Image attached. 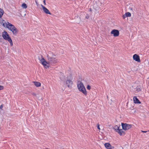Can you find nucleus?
Returning a JSON list of instances; mask_svg holds the SVG:
<instances>
[{
	"mask_svg": "<svg viewBox=\"0 0 149 149\" xmlns=\"http://www.w3.org/2000/svg\"><path fill=\"white\" fill-rule=\"evenodd\" d=\"M2 25L5 27H6L12 31L14 35H16L18 33V30L15 26L8 22H6L3 20L2 22Z\"/></svg>",
	"mask_w": 149,
	"mask_h": 149,
	"instance_id": "f257e3e1",
	"label": "nucleus"
},
{
	"mask_svg": "<svg viewBox=\"0 0 149 149\" xmlns=\"http://www.w3.org/2000/svg\"><path fill=\"white\" fill-rule=\"evenodd\" d=\"M77 85L79 90L85 95H86L87 92L83 83L80 81H78L77 83Z\"/></svg>",
	"mask_w": 149,
	"mask_h": 149,
	"instance_id": "f03ea898",
	"label": "nucleus"
},
{
	"mask_svg": "<svg viewBox=\"0 0 149 149\" xmlns=\"http://www.w3.org/2000/svg\"><path fill=\"white\" fill-rule=\"evenodd\" d=\"M2 36L5 40H8L10 43L11 46L13 45V43L9 35L6 31H4L2 34Z\"/></svg>",
	"mask_w": 149,
	"mask_h": 149,
	"instance_id": "7ed1b4c3",
	"label": "nucleus"
},
{
	"mask_svg": "<svg viewBox=\"0 0 149 149\" xmlns=\"http://www.w3.org/2000/svg\"><path fill=\"white\" fill-rule=\"evenodd\" d=\"M41 58V59L39 58L40 63L42 64L44 68L46 69L49 68V63L48 62H47L43 58Z\"/></svg>",
	"mask_w": 149,
	"mask_h": 149,
	"instance_id": "20e7f679",
	"label": "nucleus"
},
{
	"mask_svg": "<svg viewBox=\"0 0 149 149\" xmlns=\"http://www.w3.org/2000/svg\"><path fill=\"white\" fill-rule=\"evenodd\" d=\"M121 125L123 129L124 130H127L131 128L132 125L128 124L126 123H121Z\"/></svg>",
	"mask_w": 149,
	"mask_h": 149,
	"instance_id": "39448f33",
	"label": "nucleus"
},
{
	"mask_svg": "<svg viewBox=\"0 0 149 149\" xmlns=\"http://www.w3.org/2000/svg\"><path fill=\"white\" fill-rule=\"evenodd\" d=\"M47 59L49 63H55L56 59L53 56H47Z\"/></svg>",
	"mask_w": 149,
	"mask_h": 149,
	"instance_id": "423d86ee",
	"label": "nucleus"
},
{
	"mask_svg": "<svg viewBox=\"0 0 149 149\" xmlns=\"http://www.w3.org/2000/svg\"><path fill=\"white\" fill-rule=\"evenodd\" d=\"M111 33L113 34L114 37H117L119 36V32L117 30L113 29L111 31Z\"/></svg>",
	"mask_w": 149,
	"mask_h": 149,
	"instance_id": "0eeeda50",
	"label": "nucleus"
},
{
	"mask_svg": "<svg viewBox=\"0 0 149 149\" xmlns=\"http://www.w3.org/2000/svg\"><path fill=\"white\" fill-rule=\"evenodd\" d=\"M73 84V82L70 79H68L66 81V84L68 87L71 88Z\"/></svg>",
	"mask_w": 149,
	"mask_h": 149,
	"instance_id": "6e6552de",
	"label": "nucleus"
},
{
	"mask_svg": "<svg viewBox=\"0 0 149 149\" xmlns=\"http://www.w3.org/2000/svg\"><path fill=\"white\" fill-rule=\"evenodd\" d=\"M42 8V10L44 12L47 14H49V15H51V14L50 12L49 11V10L46 8L45 7L43 6L42 5H41Z\"/></svg>",
	"mask_w": 149,
	"mask_h": 149,
	"instance_id": "1a4fd4ad",
	"label": "nucleus"
},
{
	"mask_svg": "<svg viewBox=\"0 0 149 149\" xmlns=\"http://www.w3.org/2000/svg\"><path fill=\"white\" fill-rule=\"evenodd\" d=\"M104 145L107 149H112L113 148L109 143H105Z\"/></svg>",
	"mask_w": 149,
	"mask_h": 149,
	"instance_id": "9d476101",
	"label": "nucleus"
},
{
	"mask_svg": "<svg viewBox=\"0 0 149 149\" xmlns=\"http://www.w3.org/2000/svg\"><path fill=\"white\" fill-rule=\"evenodd\" d=\"M133 100L134 103L137 104L141 103L140 102L139 100L138 99L136 96H134L133 97Z\"/></svg>",
	"mask_w": 149,
	"mask_h": 149,
	"instance_id": "9b49d317",
	"label": "nucleus"
},
{
	"mask_svg": "<svg viewBox=\"0 0 149 149\" xmlns=\"http://www.w3.org/2000/svg\"><path fill=\"white\" fill-rule=\"evenodd\" d=\"M133 59L138 62H140L139 56H133Z\"/></svg>",
	"mask_w": 149,
	"mask_h": 149,
	"instance_id": "f8f14e48",
	"label": "nucleus"
},
{
	"mask_svg": "<svg viewBox=\"0 0 149 149\" xmlns=\"http://www.w3.org/2000/svg\"><path fill=\"white\" fill-rule=\"evenodd\" d=\"M117 132H118L120 135H124L125 134V132L123 131L122 130H118Z\"/></svg>",
	"mask_w": 149,
	"mask_h": 149,
	"instance_id": "ddd939ff",
	"label": "nucleus"
},
{
	"mask_svg": "<svg viewBox=\"0 0 149 149\" xmlns=\"http://www.w3.org/2000/svg\"><path fill=\"white\" fill-rule=\"evenodd\" d=\"M33 83L34 84V85L36 87H39L41 86V84L40 82L37 81H33Z\"/></svg>",
	"mask_w": 149,
	"mask_h": 149,
	"instance_id": "4468645a",
	"label": "nucleus"
},
{
	"mask_svg": "<svg viewBox=\"0 0 149 149\" xmlns=\"http://www.w3.org/2000/svg\"><path fill=\"white\" fill-rule=\"evenodd\" d=\"M4 11L3 9L0 8V17H1Z\"/></svg>",
	"mask_w": 149,
	"mask_h": 149,
	"instance_id": "2eb2a0df",
	"label": "nucleus"
},
{
	"mask_svg": "<svg viewBox=\"0 0 149 149\" xmlns=\"http://www.w3.org/2000/svg\"><path fill=\"white\" fill-rule=\"evenodd\" d=\"M22 7L24 8H26L27 7V6L26 4L24 3L22 4Z\"/></svg>",
	"mask_w": 149,
	"mask_h": 149,
	"instance_id": "dca6fc26",
	"label": "nucleus"
},
{
	"mask_svg": "<svg viewBox=\"0 0 149 149\" xmlns=\"http://www.w3.org/2000/svg\"><path fill=\"white\" fill-rule=\"evenodd\" d=\"M114 129L116 130V131L117 132L118 130H119V127H118L117 125H116L114 126Z\"/></svg>",
	"mask_w": 149,
	"mask_h": 149,
	"instance_id": "f3484780",
	"label": "nucleus"
},
{
	"mask_svg": "<svg viewBox=\"0 0 149 149\" xmlns=\"http://www.w3.org/2000/svg\"><path fill=\"white\" fill-rule=\"evenodd\" d=\"M125 14L126 15L127 17H130L131 16V14L129 12L126 13Z\"/></svg>",
	"mask_w": 149,
	"mask_h": 149,
	"instance_id": "a211bd4d",
	"label": "nucleus"
},
{
	"mask_svg": "<svg viewBox=\"0 0 149 149\" xmlns=\"http://www.w3.org/2000/svg\"><path fill=\"white\" fill-rule=\"evenodd\" d=\"M136 91L138 92H139V91H141V89L139 87H137L136 88Z\"/></svg>",
	"mask_w": 149,
	"mask_h": 149,
	"instance_id": "6ab92c4d",
	"label": "nucleus"
},
{
	"mask_svg": "<svg viewBox=\"0 0 149 149\" xmlns=\"http://www.w3.org/2000/svg\"><path fill=\"white\" fill-rule=\"evenodd\" d=\"M86 88L87 89L90 90L91 89V86L89 85H88L87 86Z\"/></svg>",
	"mask_w": 149,
	"mask_h": 149,
	"instance_id": "aec40b11",
	"label": "nucleus"
},
{
	"mask_svg": "<svg viewBox=\"0 0 149 149\" xmlns=\"http://www.w3.org/2000/svg\"><path fill=\"white\" fill-rule=\"evenodd\" d=\"M122 17L123 19H125L127 17L125 14L124 15H123Z\"/></svg>",
	"mask_w": 149,
	"mask_h": 149,
	"instance_id": "412c9836",
	"label": "nucleus"
},
{
	"mask_svg": "<svg viewBox=\"0 0 149 149\" xmlns=\"http://www.w3.org/2000/svg\"><path fill=\"white\" fill-rule=\"evenodd\" d=\"M89 17V15L88 14H86V16L85 18L86 19H88Z\"/></svg>",
	"mask_w": 149,
	"mask_h": 149,
	"instance_id": "4be33fe9",
	"label": "nucleus"
},
{
	"mask_svg": "<svg viewBox=\"0 0 149 149\" xmlns=\"http://www.w3.org/2000/svg\"><path fill=\"white\" fill-rule=\"evenodd\" d=\"M4 88L3 86H2L0 85V90H3Z\"/></svg>",
	"mask_w": 149,
	"mask_h": 149,
	"instance_id": "5701e85b",
	"label": "nucleus"
},
{
	"mask_svg": "<svg viewBox=\"0 0 149 149\" xmlns=\"http://www.w3.org/2000/svg\"><path fill=\"white\" fill-rule=\"evenodd\" d=\"M97 128L99 130H100V125L98 124H97Z\"/></svg>",
	"mask_w": 149,
	"mask_h": 149,
	"instance_id": "b1692460",
	"label": "nucleus"
},
{
	"mask_svg": "<svg viewBox=\"0 0 149 149\" xmlns=\"http://www.w3.org/2000/svg\"><path fill=\"white\" fill-rule=\"evenodd\" d=\"M32 94V95L33 96H36V93H33Z\"/></svg>",
	"mask_w": 149,
	"mask_h": 149,
	"instance_id": "393cba45",
	"label": "nucleus"
},
{
	"mask_svg": "<svg viewBox=\"0 0 149 149\" xmlns=\"http://www.w3.org/2000/svg\"><path fill=\"white\" fill-rule=\"evenodd\" d=\"M43 2L44 3V5H46V3H45V0H43Z\"/></svg>",
	"mask_w": 149,
	"mask_h": 149,
	"instance_id": "a878e982",
	"label": "nucleus"
},
{
	"mask_svg": "<svg viewBox=\"0 0 149 149\" xmlns=\"http://www.w3.org/2000/svg\"><path fill=\"white\" fill-rule=\"evenodd\" d=\"M141 132H142L146 133V132H147L148 131H143V130H141Z\"/></svg>",
	"mask_w": 149,
	"mask_h": 149,
	"instance_id": "bb28decb",
	"label": "nucleus"
},
{
	"mask_svg": "<svg viewBox=\"0 0 149 149\" xmlns=\"http://www.w3.org/2000/svg\"><path fill=\"white\" fill-rule=\"evenodd\" d=\"M3 107V105H1L0 106V109H2Z\"/></svg>",
	"mask_w": 149,
	"mask_h": 149,
	"instance_id": "cd10ccee",
	"label": "nucleus"
},
{
	"mask_svg": "<svg viewBox=\"0 0 149 149\" xmlns=\"http://www.w3.org/2000/svg\"><path fill=\"white\" fill-rule=\"evenodd\" d=\"M133 87V86H132L131 88V90L132 91H134V90H133V89H132V88Z\"/></svg>",
	"mask_w": 149,
	"mask_h": 149,
	"instance_id": "c85d7f7f",
	"label": "nucleus"
},
{
	"mask_svg": "<svg viewBox=\"0 0 149 149\" xmlns=\"http://www.w3.org/2000/svg\"><path fill=\"white\" fill-rule=\"evenodd\" d=\"M133 56H139L136 54H134V55H133Z\"/></svg>",
	"mask_w": 149,
	"mask_h": 149,
	"instance_id": "c756f323",
	"label": "nucleus"
},
{
	"mask_svg": "<svg viewBox=\"0 0 149 149\" xmlns=\"http://www.w3.org/2000/svg\"><path fill=\"white\" fill-rule=\"evenodd\" d=\"M89 11H91V8L89 9Z\"/></svg>",
	"mask_w": 149,
	"mask_h": 149,
	"instance_id": "7c9ffc66",
	"label": "nucleus"
},
{
	"mask_svg": "<svg viewBox=\"0 0 149 149\" xmlns=\"http://www.w3.org/2000/svg\"><path fill=\"white\" fill-rule=\"evenodd\" d=\"M35 2H36V4H37V1H35Z\"/></svg>",
	"mask_w": 149,
	"mask_h": 149,
	"instance_id": "2f4dec72",
	"label": "nucleus"
},
{
	"mask_svg": "<svg viewBox=\"0 0 149 149\" xmlns=\"http://www.w3.org/2000/svg\"><path fill=\"white\" fill-rule=\"evenodd\" d=\"M49 149V148H46L45 149Z\"/></svg>",
	"mask_w": 149,
	"mask_h": 149,
	"instance_id": "473e14b6",
	"label": "nucleus"
},
{
	"mask_svg": "<svg viewBox=\"0 0 149 149\" xmlns=\"http://www.w3.org/2000/svg\"><path fill=\"white\" fill-rule=\"evenodd\" d=\"M39 57H40V56H39ZM40 58V59H41L40 58Z\"/></svg>",
	"mask_w": 149,
	"mask_h": 149,
	"instance_id": "72a5a7b5",
	"label": "nucleus"
},
{
	"mask_svg": "<svg viewBox=\"0 0 149 149\" xmlns=\"http://www.w3.org/2000/svg\"><path fill=\"white\" fill-rule=\"evenodd\" d=\"M148 131L149 132V131Z\"/></svg>",
	"mask_w": 149,
	"mask_h": 149,
	"instance_id": "f704fd0d",
	"label": "nucleus"
}]
</instances>
